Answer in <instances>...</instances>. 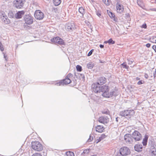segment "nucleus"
I'll return each mask as SVG.
<instances>
[{"label":"nucleus","mask_w":156,"mask_h":156,"mask_svg":"<svg viewBox=\"0 0 156 156\" xmlns=\"http://www.w3.org/2000/svg\"><path fill=\"white\" fill-rule=\"evenodd\" d=\"M107 12L108 14L112 19H113V18L115 16L114 14L111 12L107 10Z\"/></svg>","instance_id":"bb28decb"},{"label":"nucleus","mask_w":156,"mask_h":156,"mask_svg":"<svg viewBox=\"0 0 156 156\" xmlns=\"http://www.w3.org/2000/svg\"><path fill=\"white\" fill-rule=\"evenodd\" d=\"M79 12L80 13L82 14V16H83V15L85 13L84 9L82 7H81L79 8Z\"/></svg>","instance_id":"393cba45"},{"label":"nucleus","mask_w":156,"mask_h":156,"mask_svg":"<svg viewBox=\"0 0 156 156\" xmlns=\"http://www.w3.org/2000/svg\"><path fill=\"white\" fill-rule=\"evenodd\" d=\"M115 29H116V30H117V31L118 33H119L118 30L117 28L116 27H115Z\"/></svg>","instance_id":"338daca9"},{"label":"nucleus","mask_w":156,"mask_h":156,"mask_svg":"<svg viewBox=\"0 0 156 156\" xmlns=\"http://www.w3.org/2000/svg\"><path fill=\"white\" fill-rule=\"evenodd\" d=\"M118 117H116V121L117 122H118Z\"/></svg>","instance_id":"69168bd1"},{"label":"nucleus","mask_w":156,"mask_h":156,"mask_svg":"<svg viewBox=\"0 0 156 156\" xmlns=\"http://www.w3.org/2000/svg\"><path fill=\"white\" fill-rule=\"evenodd\" d=\"M52 10L54 11V12H56L58 11V9L57 8H55V7H53L52 9Z\"/></svg>","instance_id":"09e8293b"},{"label":"nucleus","mask_w":156,"mask_h":156,"mask_svg":"<svg viewBox=\"0 0 156 156\" xmlns=\"http://www.w3.org/2000/svg\"><path fill=\"white\" fill-rule=\"evenodd\" d=\"M2 20L6 24H8L10 23L9 20L6 16H3V18H2Z\"/></svg>","instance_id":"412c9836"},{"label":"nucleus","mask_w":156,"mask_h":156,"mask_svg":"<svg viewBox=\"0 0 156 156\" xmlns=\"http://www.w3.org/2000/svg\"><path fill=\"white\" fill-rule=\"evenodd\" d=\"M93 140V137L91 135L90 136L89 138L88 139L87 141V142H91Z\"/></svg>","instance_id":"c9c22d12"},{"label":"nucleus","mask_w":156,"mask_h":156,"mask_svg":"<svg viewBox=\"0 0 156 156\" xmlns=\"http://www.w3.org/2000/svg\"><path fill=\"white\" fill-rule=\"evenodd\" d=\"M118 90L116 88H114L111 90L110 92H108L106 98H109L113 96L116 97L118 95Z\"/></svg>","instance_id":"f8f14e48"},{"label":"nucleus","mask_w":156,"mask_h":156,"mask_svg":"<svg viewBox=\"0 0 156 156\" xmlns=\"http://www.w3.org/2000/svg\"><path fill=\"white\" fill-rule=\"evenodd\" d=\"M141 27L142 28H144V29L146 28L147 27V26L146 24L145 23L143 24L142 25Z\"/></svg>","instance_id":"49530a36"},{"label":"nucleus","mask_w":156,"mask_h":156,"mask_svg":"<svg viewBox=\"0 0 156 156\" xmlns=\"http://www.w3.org/2000/svg\"><path fill=\"white\" fill-rule=\"evenodd\" d=\"M8 16L10 18H15V12L10 11L8 13Z\"/></svg>","instance_id":"5701e85b"},{"label":"nucleus","mask_w":156,"mask_h":156,"mask_svg":"<svg viewBox=\"0 0 156 156\" xmlns=\"http://www.w3.org/2000/svg\"><path fill=\"white\" fill-rule=\"evenodd\" d=\"M72 76L73 74L71 73H69L67 75L66 77L69 78L71 77Z\"/></svg>","instance_id":"c03bdc74"},{"label":"nucleus","mask_w":156,"mask_h":156,"mask_svg":"<svg viewBox=\"0 0 156 156\" xmlns=\"http://www.w3.org/2000/svg\"><path fill=\"white\" fill-rule=\"evenodd\" d=\"M94 51V49H91L88 53L87 56H90L92 54L93 51Z\"/></svg>","instance_id":"58836bf2"},{"label":"nucleus","mask_w":156,"mask_h":156,"mask_svg":"<svg viewBox=\"0 0 156 156\" xmlns=\"http://www.w3.org/2000/svg\"><path fill=\"white\" fill-rule=\"evenodd\" d=\"M51 41L54 43L60 45H65L64 40L59 37H55L51 39Z\"/></svg>","instance_id":"39448f33"},{"label":"nucleus","mask_w":156,"mask_h":156,"mask_svg":"<svg viewBox=\"0 0 156 156\" xmlns=\"http://www.w3.org/2000/svg\"><path fill=\"white\" fill-rule=\"evenodd\" d=\"M61 2V0H53V3L55 6L58 5Z\"/></svg>","instance_id":"a878e982"},{"label":"nucleus","mask_w":156,"mask_h":156,"mask_svg":"<svg viewBox=\"0 0 156 156\" xmlns=\"http://www.w3.org/2000/svg\"><path fill=\"white\" fill-rule=\"evenodd\" d=\"M91 156H97L96 154L91 155Z\"/></svg>","instance_id":"774afa93"},{"label":"nucleus","mask_w":156,"mask_h":156,"mask_svg":"<svg viewBox=\"0 0 156 156\" xmlns=\"http://www.w3.org/2000/svg\"><path fill=\"white\" fill-rule=\"evenodd\" d=\"M144 77L146 79H147L148 78V74L147 73H145L144 75Z\"/></svg>","instance_id":"5fc2aeb1"},{"label":"nucleus","mask_w":156,"mask_h":156,"mask_svg":"<svg viewBox=\"0 0 156 156\" xmlns=\"http://www.w3.org/2000/svg\"><path fill=\"white\" fill-rule=\"evenodd\" d=\"M0 49L2 51H3L4 50V48L3 47V45L0 41Z\"/></svg>","instance_id":"79ce46f5"},{"label":"nucleus","mask_w":156,"mask_h":156,"mask_svg":"<svg viewBox=\"0 0 156 156\" xmlns=\"http://www.w3.org/2000/svg\"><path fill=\"white\" fill-rule=\"evenodd\" d=\"M128 61V63L129 65H131L132 64L133 62L134 61L133 60L132 58H128L127 59Z\"/></svg>","instance_id":"72a5a7b5"},{"label":"nucleus","mask_w":156,"mask_h":156,"mask_svg":"<svg viewBox=\"0 0 156 156\" xmlns=\"http://www.w3.org/2000/svg\"><path fill=\"white\" fill-rule=\"evenodd\" d=\"M106 79L104 77H100L97 80V82L96 83H93L92 85H98L99 84L100 85H101L106 83Z\"/></svg>","instance_id":"2eb2a0df"},{"label":"nucleus","mask_w":156,"mask_h":156,"mask_svg":"<svg viewBox=\"0 0 156 156\" xmlns=\"http://www.w3.org/2000/svg\"><path fill=\"white\" fill-rule=\"evenodd\" d=\"M3 54H4V58L5 59L6 61H7V58L6 55H5L4 52H3Z\"/></svg>","instance_id":"3c124183"},{"label":"nucleus","mask_w":156,"mask_h":156,"mask_svg":"<svg viewBox=\"0 0 156 156\" xmlns=\"http://www.w3.org/2000/svg\"><path fill=\"white\" fill-rule=\"evenodd\" d=\"M108 44L109 45L113 44L115 43V41L112 38H110L108 40Z\"/></svg>","instance_id":"c756f323"},{"label":"nucleus","mask_w":156,"mask_h":156,"mask_svg":"<svg viewBox=\"0 0 156 156\" xmlns=\"http://www.w3.org/2000/svg\"><path fill=\"white\" fill-rule=\"evenodd\" d=\"M132 138L136 141H139L142 139V136L139 132L135 130L132 133Z\"/></svg>","instance_id":"9d476101"},{"label":"nucleus","mask_w":156,"mask_h":156,"mask_svg":"<svg viewBox=\"0 0 156 156\" xmlns=\"http://www.w3.org/2000/svg\"><path fill=\"white\" fill-rule=\"evenodd\" d=\"M108 43V41H105L104 42V44Z\"/></svg>","instance_id":"680f3d73"},{"label":"nucleus","mask_w":156,"mask_h":156,"mask_svg":"<svg viewBox=\"0 0 156 156\" xmlns=\"http://www.w3.org/2000/svg\"><path fill=\"white\" fill-rule=\"evenodd\" d=\"M32 156H42L41 155L38 153H36L33 154Z\"/></svg>","instance_id":"a18cd8bd"},{"label":"nucleus","mask_w":156,"mask_h":156,"mask_svg":"<svg viewBox=\"0 0 156 156\" xmlns=\"http://www.w3.org/2000/svg\"><path fill=\"white\" fill-rule=\"evenodd\" d=\"M151 153L152 156H156V145L153 146L151 150Z\"/></svg>","instance_id":"4be33fe9"},{"label":"nucleus","mask_w":156,"mask_h":156,"mask_svg":"<svg viewBox=\"0 0 156 156\" xmlns=\"http://www.w3.org/2000/svg\"><path fill=\"white\" fill-rule=\"evenodd\" d=\"M149 143L150 144L151 143V145L152 146L153 145V139H152V140H151L150 141L149 140Z\"/></svg>","instance_id":"864d4df0"},{"label":"nucleus","mask_w":156,"mask_h":156,"mask_svg":"<svg viewBox=\"0 0 156 156\" xmlns=\"http://www.w3.org/2000/svg\"><path fill=\"white\" fill-rule=\"evenodd\" d=\"M99 47L100 48H103L104 47V45H103V44H100V45H99Z\"/></svg>","instance_id":"13d9d810"},{"label":"nucleus","mask_w":156,"mask_h":156,"mask_svg":"<svg viewBox=\"0 0 156 156\" xmlns=\"http://www.w3.org/2000/svg\"><path fill=\"white\" fill-rule=\"evenodd\" d=\"M124 138L125 141L127 143L131 144L133 142V138L130 134H126L124 135Z\"/></svg>","instance_id":"4468645a"},{"label":"nucleus","mask_w":156,"mask_h":156,"mask_svg":"<svg viewBox=\"0 0 156 156\" xmlns=\"http://www.w3.org/2000/svg\"><path fill=\"white\" fill-rule=\"evenodd\" d=\"M116 11L118 13L121 14L124 11V6L123 5L121 4L120 0H116Z\"/></svg>","instance_id":"6e6552de"},{"label":"nucleus","mask_w":156,"mask_h":156,"mask_svg":"<svg viewBox=\"0 0 156 156\" xmlns=\"http://www.w3.org/2000/svg\"><path fill=\"white\" fill-rule=\"evenodd\" d=\"M150 41L153 43H156V41L154 37H153L150 39Z\"/></svg>","instance_id":"473e14b6"},{"label":"nucleus","mask_w":156,"mask_h":156,"mask_svg":"<svg viewBox=\"0 0 156 156\" xmlns=\"http://www.w3.org/2000/svg\"><path fill=\"white\" fill-rule=\"evenodd\" d=\"M104 3L106 5H109V3L108 0H102Z\"/></svg>","instance_id":"a19ab883"},{"label":"nucleus","mask_w":156,"mask_h":156,"mask_svg":"<svg viewBox=\"0 0 156 156\" xmlns=\"http://www.w3.org/2000/svg\"><path fill=\"white\" fill-rule=\"evenodd\" d=\"M134 148L136 151L138 152H141L143 149L142 145L141 144H137L135 145Z\"/></svg>","instance_id":"a211bd4d"},{"label":"nucleus","mask_w":156,"mask_h":156,"mask_svg":"<svg viewBox=\"0 0 156 156\" xmlns=\"http://www.w3.org/2000/svg\"><path fill=\"white\" fill-rule=\"evenodd\" d=\"M24 20L26 24L30 25L33 23V17L29 15L25 16Z\"/></svg>","instance_id":"9b49d317"},{"label":"nucleus","mask_w":156,"mask_h":156,"mask_svg":"<svg viewBox=\"0 0 156 156\" xmlns=\"http://www.w3.org/2000/svg\"><path fill=\"white\" fill-rule=\"evenodd\" d=\"M109 118L107 116H101L98 119V121L103 124L107 123L108 122Z\"/></svg>","instance_id":"dca6fc26"},{"label":"nucleus","mask_w":156,"mask_h":156,"mask_svg":"<svg viewBox=\"0 0 156 156\" xmlns=\"http://www.w3.org/2000/svg\"><path fill=\"white\" fill-rule=\"evenodd\" d=\"M103 114L106 115H109L110 112L108 109L104 110L102 112Z\"/></svg>","instance_id":"c85d7f7f"},{"label":"nucleus","mask_w":156,"mask_h":156,"mask_svg":"<svg viewBox=\"0 0 156 156\" xmlns=\"http://www.w3.org/2000/svg\"><path fill=\"white\" fill-rule=\"evenodd\" d=\"M66 154L67 155V156H74V154L73 152L71 151H67L66 152Z\"/></svg>","instance_id":"cd10ccee"},{"label":"nucleus","mask_w":156,"mask_h":156,"mask_svg":"<svg viewBox=\"0 0 156 156\" xmlns=\"http://www.w3.org/2000/svg\"><path fill=\"white\" fill-rule=\"evenodd\" d=\"M137 3L138 5L140 6H141L140 1H137Z\"/></svg>","instance_id":"bf43d9fd"},{"label":"nucleus","mask_w":156,"mask_h":156,"mask_svg":"<svg viewBox=\"0 0 156 156\" xmlns=\"http://www.w3.org/2000/svg\"><path fill=\"white\" fill-rule=\"evenodd\" d=\"M123 67L126 69H128L129 68V66H127L126 64H125V63L123 62L121 64Z\"/></svg>","instance_id":"f704fd0d"},{"label":"nucleus","mask_w":156,"mask_h":156,"mask_svg":"<svg viewBox=\"0 0 156 156\" xmlns=\"http://www.w3.org/2000/svg\"><path fill=\"white\" fill-rule=\"evenodd\" d=\"M151 46V44L149 43H147L146 45V46L148 48H150Z\"/></svg>","instance_id":"6e6d98bb"},{"label":"nucleus","mask_w":156,"mask_h":156,"mask_svg":"<svg viewBox=\"0 0 156 156\" xmlns=\"http://www.w3.org/2000/svg\"><path fill=\"white\" fill-rule=\"evenodd\" d=\"M134 113V111L132 110H125L120 112L119 115L122 117H126V118H130L132 115L131 112Z\"/></svg>","instance_id":"0eeeda50"},{"label":"nucleus","mask_w":156,"mask_h":156,"mask_svg":"<svg viewBox=\"0 0 156 156\" xmlns=\"http://www.w3.org/2000/svg\"><path fill=\"white\" fill-rule=\"evenodd\" d=\"M125 18L127 20H129L130 18V15L128 13H126L125 14Z\"/></svg>","instance_id":"4c0bfd02"},{"label":"nucleus","mask_w":156,"mask_h":156,"mask_svg":"<svg viewBox=\"0 0 156 156\" xmlns=\"http://www.w3.org/2000/svg\"><path fill=\"white\" fill-rule=\"evenodd\" d=\"M87 66L88 69H91L94 66V64L92 62H90L87 63Z\"/></svg>","instance_id":"b1692460"},{"label":"nucleus","mask_w":156,"mask_h":156,"mask_svg":"<svg viewBox=\"0 0 156 156\" xmlns=\"http://www.w3.org/2000/svg\"><path fill=\"white\" fill-rule=\"evenodd\" d=\"M31 147L32 149L37 151H41L43 148L42 144L38 141L32 142Z\"/></svg>","instance_id":"f03ea898"},{"label":"nucleus","mask_w":156,"mask_h":156,"mask_svg":"<svg viewBox=\"0 0 156 156\" xmlns=\"http://www.w3.org/2000/svg\"><path fill=\"white\" fill-rule=\"evenodd\" d=\"M152 48L154 50L155 52H156V45H153L152 46Z\"/></svg>","instance_id":"603ef678"},{"label":"nucleus","mask_w":156,"mask_h":156,"mask_svg":"<svg viewBox=\"0 0 156 156\" xmlns=\"http://www.w3.org/2000/svg\"><path fill=\"white\" fill-rule=\"evenodd\" d=\"M102 140V139H101V138L100 137H99L97 139H96L95 138V140L97 144L101 141Z\"/></svg>","instance_id":"e433bc0d"},{"label":"nucleus","mask_w":156,"mask_h":156,"mask_svg":"<svg viewBox=\"0 0 156 156\" xmlns=\"http://www.w3.org/2000/svg\"><path fill=\"white\" fill-rule=\"evenodd\" d=\"M136 80H140V78L139 77H136Z\"/></svg>","instance_id":"e2e57ef3"},{"label":"nucleus","mask_w":156,"mask_h":156,"mask_svg":"<svg viewBox=\"0 0 156 156\" xmlns=\"http://www.w3.org/2000/svg\"><path fill=\"white\" fill-rule=\"evenodd\" d=\"M96 131L99 133H102L104 130V128L102 126L98 125L95 127Z\"/></svg>","instance_id":"6ab92c4d"},{"label":"nucleus","mask_w":156,"mask_h":156,"mask_svg":"<svg viewBox=\"0 0 156 156\" xmlns=\"http://www.w3.org/2000/svg\"><path fill=\"white\" fill-rule=\"evenodd\" d=\"M79 76L81 80H82L84 81L85 80V76L84 74H79Z\"/></svg>","instance_id":"2f4dec72"},{"label":"nucleus","mask_w":156,"mask_h":156,"mask_svg":"<svg viewBox=\"0 0 156 156\" xmlns=\"http://www.w3.org/2000/svg\"><path fill=\"white\" fill-rule=\"evenodd\" d=\"M26 2V0H14L13 1V6L17 9L22 8Z\"/></svg>","instance_id":"7ed1b4c3"},{"label":"nucleus","mask_w":156,"mask_h":156,"mask_svg":"<svg viewBox=\"0 0 156 156\" xmlns=\"http://www.w3.org/2000/svg\"><path fill=\"white\" fill-rule=\"evenodd\" d=\"M106 136L104 134H102L100 137L101 138V139L102 140L104 138H105L106 137Z\"/></svg>","instance_id":"37998d69"},{"label":"nucleus","mask_w":156,"mask_h":156,"mask_svg":"<svg viewBox=\"0 0 156 156\" xmlns=\"http://www.w3.org/2000/svg\"><path fill=\"white\" fill-rule=\"evenodd\" d=\"M65 29L68 31H73L75 29V25L73 23L66 24Z\"/></svg>","instance_id":"ddd939ff"},{"label":"nucleus","mask_w":156,"mask_h":156,"mask_svg":"<svg viewBox=\"0 0 156 156\" xmlns=\"http://www.w3.org/2000/svg\"><path fill=\"white\" fill-rule=\"evenodd\" d=\"M112 19H113V20L115 22L118 21V19L116 17H115V16Z\"/></svg>","instance_id":"8fccbe9b"},{"label":"nucleus","mask_w":156,"mask_h":156,"mask_svg":"<svg viewBox=\"0 0 156 156\" xmlns=\"http://www.w3.org/2000/svg\"><path fill=\"white\" fill-rule=\"evenodd\" d=\"M99 61L101 63H104V62H105V61H103L102 60H100V59L99 60Z\"/></svg>","instance_id":"052dcab7"},{"label":"nucleus","mask_w":156,"mask_h":156,"mask_svg":"<svg viewBox=\"0 0 156 156\" xmlns=\"http://www.w3.org/2000/svg\"><path fill=\"white\" fill-rule=\"evenodd\" d=\"M148 136L145 135L144 138L143 139L142 143L144 146H146L147 145Z\"/></svg>","instance_id":"aec40b11"},{"label":"nucleus","mask_w":156,"mask_h":156,"mask_svg":"<svg viewBox=\"0 0 156 156\" xmlns=\"http://www.w3.org/2000/svg\"><path fill=\"white\" fill-rule=\"evenodd\" d=\"M156 74V69H155V71L153 73V74Z\"/></svg>","instance_id":"0e129e2a"},{"label":"nucleus","mask_w":156,"mask_h":156,"mask_svg":"<svg viewBox=\"0 0 156 156\" xmlns=\"http://www.w3.org/2000/svg\"><path fill=\"white\" fill-rule=\"evenodd\" d=\"M71 82V81L69 78L66 77L65 79L60 81L56 83V82H53L51 84H54L55 85L60 86L62 85H66L69 84Z\"/></svg>","instance_id":"20e7f679"},{"label":"nucleus","mask_w":156,"mask_h":156,"mask_svg":"<svg viewBox=\"0 0 156 156\" xmlns=\"http://www.w3.org/2000/svg\"><path fill=\"white\" fill-rule=\"evenodd\" d=\"M119 153L122 156H127L130 154V150L126 147L121 148L119 150Z\"/></svg>","instance_id":"423d86ee"},{"label":"nucleus","mask_w":156,"mask_h":156,"mask_svg":"<svg viewBox=\"0 0 156 156\" xmlns=\"http://www.w3.org/2000/svg\"><path fill=\"white\" fill-rule=\"evenodd\" d=\"M90 149H85L83 151V153H88L89 152Z\"/></svg>","instance_id":"de8ad7c7"},{"label":"nucleus","mask_w":156,"mask_h":156,"mask_svg":"<svg viewBox=\"0 0 156 156\" xmlns=\"http://www.w3.org/2000/svg\"><path fill=\"white\" fill-rule=\"evenodd\" d=\"M34 17L37 20H41L44 17V13L40 10H36L34 13Z\"/></svg>","instance_id":"1a4fd4ad"},{"label":"nucleus","mask_w":156,"mask_h":156,"mask_svg":"<svg viewBox=\"0 0 156 156\" xmlns=\"http://www.w3.org/2000/svg\"><path fill=\"white\" fill-rule=\"evenodd\" d=\"M91 87L92 90L95 93H101V94L104 97L106 98L109 90V87L106 85L103 86L100 85L98 84V85H92Z\"/></svg>","instance_id":"f257e3e1"},{"label":"nucleus","mask_w":156,"mask_h":156,"mask_svg":"<svg viewBox=\"0 0 156 156\" xmlns=\"http://www.w3.org/2000/svg\"><path fill=\"white\" fill-rule=\"evenodd\" d=\"M76 69L79 72H80L82 70V67L81 66L79 65H78L76 66Z\"/></svg>","instance_id":"7c9ffc66"},{"label":"nucleus","mask_w":156,"mask_h":156,"mask_svg":"<svg viewBox=\"0 0 156 156\" xmlns=\"http://www.w3.org/2000/svg\"><path fill=\"white\" fill-rule=\"evenodd\" d=\"M25 12L23 10L19 11L15 14V18L19 19L21 18L23 16Z\"/></svg>","instance_id":"f3484780"},{"label":"nucleus","mask_w":156,"mask_h":156,"mask_svg":"<svg viewBox=\"0 0 156 156\" xmlns=\"http://www.w3.org/2000/svg\"><path fill=\"white\" fill-rule=\"evenodd\" d=\"M97 15L99 17H100L101 16V13L99 12H97Z\"/></svg>","instance_id":"4d7b16f0"},{"label":"nucleus","mask_w":156,"mask_h":156,"mask_svg":"<svg viewBox=\"0 0 156 156\" xmlns=\"http://www.w3.org/2000/svg\"><path fill=\"white\" fill-rule=\"evenodd\" d=\"M144 81L141 80L140 81H139L137 83V84L138 85H140V84H142L144 83Z\"/></svg>","instance_id":"ea45409f"}]
</instances>
